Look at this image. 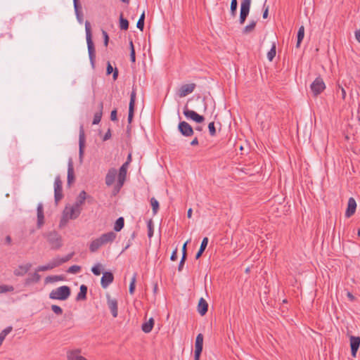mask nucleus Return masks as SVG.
<instances>
[{
	"label": "nucleus",
	"instance_id": "obj_1",
	"mask_svg": "<svg viewBox=\"0 0 360 360\" xmlns=\"http://www.w3.org/2000/svg\"><path fill=\"white\" fill-rule=\"evenodd\" d=\"M85 30L89 60L91 62V67L94 68L96 63V50L94 44L92 40L91 25L88 20L85 22Z\"/></svg>",
	"mask_w": 360,
	"mask_h": 360
},
{
	"label": "nucleus",
	"instance_id": "obj_2",
	"mask_svg": "<svg viewBox=\"0 0 360 360\" xmlns=\"http://www.w3.org/2000/svg\"><path fill=\"white\" fill-rule=\"evenodd\" d=\"M51 250H59L63 245L62 236L56 231H52L44 234Z\"/></svg>",
	"mask_w": 360,
	"mask_h": 360
},
{
	"label": "nucleus",
	"instance_id": "obj_3",
	"mask_svg": "<svg viewBox=\"0 0 360 360\" xmlns=\"http://www.w3.org/2000/svg\"><path fill=\"white\" fill-rule=\"evenodd\" d=\"M74 255L75 252H72L63 257H56L46 265L39 266L37 268V271H45L53 269V268H56L63 264V263L68 262L72 258Z\"/></svg>",
	"mask_w": 360,
	"mask_h": 360
},
{
	"label": "nucleus",
	"instance_id": "obj_4",
	"mask_svg": "<svg viewBox=\"0 0 360 360\" xmlns=\"http://www.w3.org/2000/svg\"><path fill=\"white\" fill-rule=\"evenodd\" d=\"M71 293L70 287L67 285L60 286L56 290H53L49 294V298L52 300H65Z\"/></svg>",
	"mask_w": 360,
	"mask_h": 360
},
{
	"label": "nucleus",
	"instance_id": "obj_5",
	"mask_svg": "<svg viewBox=\"0 0 360 360\" xmlns=\"http://www.w3.org/2000/svg\"><path fill=\"white\" fill-rule=\"evenodd\" d=\"M314 96L321 94L326 89V84L321 77H316L310 86Z\"/></svg>",
	"mask_w": 360,
	"mask_h": 360
},
{
	"label": "nucleus",
	"instance_id": "obj_6",
	"mask_svg": "<svg viewBox=\"0 0 360 360\" xmlns=\"http://www.w3.org/2000/svg\"><path fill=\"white\" fill-rule=\"evenodd\" d=\"M54 198L55 202H58L63 198V182L59 176H56L54 182Z\"/></svg>",
	"mask_w": 360,
	"mask_h": 360
},
{
	"label": "nucleus",
	"instance_id": "obj_7",
	"mask_svg": "<svg viewBox=\"0 0 360 360\" xmlns=\"http://www.w3.org/2000/svg\"><path fill=\"white\" fill-rule=\"evenodd\" d=\"M251 0H242L240 4V23L243 25L250 12Z\"/></svg>",
	"mask_w": 360,
	"mask_h": 360
},
{
	"label": "nucleus",
	"instance_id": "obj_8",
	"mask_svg": "<svg viewBox=\"0 0 360 360\" xmlns=\"http://www.w3.org/2000/svg\"><path fill=\"white\" fill-rule=\"evenodd\" d=\"M128 167H129L128 163H124L120 168L119 174H118V182L115 186V189H116L117 192H118L120 191V189L122 187V186L124 183V181L126 179V176H127Z\"/></svg>",
	"mask_w": 360,
	"mask_h": 360
},
{
	"label": "nucleus",
	"instance_id": "obj_9",
	"mask_svg": "<svg viewBox=\"0 0 360 360\" xmlns=\"http://www.w3.org/2000/svg\"><path fill=\"white\" fill-rule=\"evenodd\" d=\"M136 89L133 87L132 91L130 95V101L129 105V114H128V122L130 124L134 117L135 101H136Z\"/></svg>",
	"mask_w": 360,
	"mask_h": 360
},
{
	"label": "nucleus",
	"instance_id": "obj_10",
	"mask_svg": "<svg viewBox=\"0 0 360 360\" xmlns=\"http://www.w3.org/2000/svg\"><path fill=\"white\" fill-rule=\"evenodd\" d=\"M107 304L108 308L110 310L112 316L114 318L117 317L118 315V303L117 300L115 298H111L110 295L107 294Z\"/></svg>",
	"mask_w": 360,
	"mask_h": 360
},
{
	"label": "nucleus",
	"instance_id": "obj_11",
	"mask_svg": "<svg viewBox=\"0 0 360 360\" xmlns=\"http://www.w3.org/2000/svg\"><path fill=\"white\" fill-rule=\"evenodd\" d=\"M178 129L184 136H191L194 133L192 127L185 121L179 123Z\"/></svg>",
	"mask_w": 360,
	"mask_h": 360
},
{
	"label": "nucleus",
	"instance_id": "obj_12",
	"mask_svg": "<svg viewBox=\"0 0 360 360\" xmlns=\"http://www.w3.org/2000/svg\"><path fill=\"white\" fill-rule=\"evenodd\" d=\"M184 115L189 119L195 121L196 123H202L205 120V117L202 115H198L194 110H188L185 108L184 110Z\"/></svg>",
	"mask_w": 360,
	"mask_h": 360
},
{
	"label": "nucleus",
	"instance_id": "obj_13",
	"mask_svg": "<svg viewBox=\"0 0 360 360\" xmlns=\"http://www.w3.org/2000/svg\"><path fill=\"white\" fill-rule=\"evenodd\" d=\"M195 86L196 85L194 83L182 85L178 91L179 96L181 98L186 96L194 91Z\"/></svg>",
	"mask_w": 360,
	"mask_h": 360
},
{
	"label": "nucleus",
	"instance_id": "obj_14",
	"mask_svg": "<svg viewBox=\"0 0 360 360\" xmlns=\"http://www.w3.org/2000/svg\"><path fill=\"white\" fill-rule=\"evenodd\" d=\"M360 346V337L359 336H350V347L351 354L353 357H355L356 352Z\"/></svg>",
	"mask_w": 360,
	"mask_h": 360
},
{
	"label": "nucleus",
	"instance_id": "obj_15",
	"mask_svg": "<svg viewBox=\"0 0 360 360\" xmlns=\"http://www.w3.org/2000/svg\"><path fill=\"white\" fill-rule=\"evenodd\" d=\"M114 276L110 271H105L103 273V276L101 280V286L106 288L110 283L113 282Z\"/></svg>",
	"mask_w": 360,
	"mask_h": 360
},
{
	"label": "nucleus",
	"instance_id": "obj_16",
	"mask_svg": "<svg viewBox=\"0 0 360 360\" xmlns=\"http://www.w3.org/2000/svg\"><path fill=\"white\" fill-rule=\"evenodd\" d=\"M116 236L117 235L115 233H114L113 231H110L102 234L99 237V239L101 240L102 245H105L108 243H112L115 240Z\"/></svg>",
	"mask_w": 360,
	"mask_h": 360
},
{
	"label": "nucleus",
	"instance_id": "obj_17",
	"mask_svg": "<svg viewBox=\"0 0 360 360\" xmlns=\"http://www.w3.org/2000/svg\"><path fill=\"white\" fill-rule=\"evenodd\" d=\"M32 267L31 263H27L25 264L19 265L13 271V274L15 276H22L26 274Z\"/></svg>",
	"mask_w": 360,
	"mask_h": 360
},
{
	"label": "nucleus",
	"instance_id": "obj_18",
	"mask_svg": "<svg viewBox=\"0 0 360 360\" xmlns=\"http://www.w3.org/2000/svg\"><path fill=\"white\" fill-rule=\"evenodd\" d=\"M356 202L354 198H349L347 203V208L345 212L346 217H352L356 211Z\"/></svg>",
	"mask_w": 360,
	"mask_h": 360
},
{
	"label": "nucleus",
	"instance_id": "obj_19",
	"mask_svg": "<svg viewBox=\"0 0 360 360\" xmlns=\"http://www.w3.org/2000/svg\"><path fill=\"white\" fill-rule=\"evenodd\" d=\"M85 146V134L84 131L83 126L82 125L79 128V158H82L84 154V148Z\"/></svg>",
	"mask_w": 360,
	"mask_h": 360
},
{
	"label": "nucleus",
	"instance_id": "obj_20",
	"mask_svg": "<svg viewBox=\"0 0 360 360\" xmlns=\"http://www.w3.org/2000/svg\"><path fill=\"white\" fill-rule=\"evenodd\" d=\"M79 349L70 350L67 352L68 360H87L85 357L80 355Z\"/></svg>",
	"mask_w": 360,
	"mask_h": 360
},
{
	"label": "nucleus",
	"instance_id": "obj_21",
	"mask_svg": "<svg viewBox=\"0 0 360 360\" xmlns=\"http://www.w3.org/2000/svg\"><path fill=\"white\" fill-rule=\"evenodd\" d=\"M89 199H92V196L88 195L84 191H82L73 205L76 206V207L81 208V206L84 203V201Z\"/></svg>",
	"mask_w": 360,
	"mask_h": 360
},
{
	"label": "nucleus",
	"instance_id": "obj_22",
	"mask_svg": "<svg viewBox=\"0 0 360 360\" xmlns=\"http://www.w3.org/2000/svg\"><path fill=\"white\" fill-rule=\"evenodd\" d=\"M117 176V170L115 168H110L105 176V184L108 186L112 185Z\"/></svg>",
	"mask_w": 360,
	"mask_h": 360
},
{
	"label": "nucleus",
	"instance_id": "obj_23",
	"mask_svg": "<svg viewBox=\"0 0 360 360\" xmlns=\"http://www.w3.org/2000/svg\"><path fill=\"white\" fill-rule=\"evenodd\" d=\"M44 224L43 205L39 203L37 206V228L40 229Z\"/></svg>",
	"mask_w": 360,
	"mask_h": 360
},
{
	"label": "nucleus",
	"instance_id": "obj_24",
	"mask_svg": "<svg viewBox=\"0 0 360 360\" xmlns=\"http://www.w3.org/2000/svg\"><path fill=\"white\" fill-rule=\"evenodd\" d=\"M74 8L77 19L79 23H82L84 20L83 13L82 12V7L79 4V0H73Z\"/></svg>",
	"mask_w": 360,
	"mask_h": 360
},
{
	"label": "nucleus",
	"instance_id": "obj_25",
	"mask_svg": "<svg viewBox=\"0 0 360 360\" xmlns=\"http://www.w3.org/2000/svg\"><path fill=\"white\" fill-rule=\"evenodd\" d=\"M75 181L74 167L72 159L68 161V184L70 185Z\"/></svg>",
	"mask_w": 360,
	"mask_h": 360
},
{
	"label": "nucleus",
	"instance_id": "obj_26",
	"mask_svg": "<svg viewBox=\"0 0 360 360\" xmlns=\"http://www.w3.org/2000/svg\"><path fill=\"white\" fill-rule=\"evenodd\" d=\"M208 310V304L205 300L201 297L198 304V311L201 316H204Z\"/></svg>",
	"mask_w": 360,
	"mask_h": 360
},
{
	"label": "nucleus",
	"instance_id": "obj_27",
	"mask_svg": "<svg viewBox=\"0 0 360 360\" xmlns=\"http://www.w3.org/2000/svg\"><path fill=\"white\" fill-rule=\"evenodd\" d=\"M82 211V208L76 207L72 205L70 207H68V212H69L68 217L71 219H75L79 217Z\"/></svg>",
	"mask_w": 360,
	"mask_h": 360
},
{
	"label": "nucleus",
	"instance_id": "obj_28",
	"mask_svg": "<svg viewBox=\"0 0 360 360\" xmlns=\"http://www.w3.org/2000/svg\"><path fill=\"white\" fill-rule=\"evenodd\" d=\"M203 348V335L202 333H199L195 339V352L202 353Z\"/></svg>",
	"mask_w": 360,
	"mask_h": 360
},
{
	"label": "nucleus",
	"instance_id": "obj_29",
	"mask_svg": "<svg viewBox=\"0 0 360 360\" xmlns=\"http://www.w3.org/2000/svg\"><path fill=\"white\" fill-rule=\"evenodd\" d=\"M39 271H35L34 273L31 274L28 278L25 279V285H30L31 283H39L41 280V276L38 274Z\"/></svg>",
	"mask_w": 360,
	"mask_h": 360
},
{
	"label": "nucleus",
	"instance_id": "obj_30",
	"mask_svg": "<svg viewBox=\"0 0 360 360\" xmlns=\"http://www.w3.org/2000/svg\"><path fill=\"white\" fill-rule=\"evenodd\" d=\"M103 102H100L98 104L99 110H98V112H96L94 114V120L92 122L93 124H98L101 122L102 115H103Z\"/></svg>",
	"mask_w": 360,
	"mask_h": 360
},
{
	"label": "nucleus",
	"instance_id": "obj_31",
	"mask_svg": "<svg viewBox=\"0 0 360 360\" xmlns=\"http://www.w3.org/2000/svg\"><path fill=\"white\" fill-rule=\"evenodd\" d=\"M87 290L88 288L86 285L84 284L81 285L79 288V292L76 297V300L80 301L86 300Z\"/></svg>",
	"mask_w": 360,
	"mask_h": 360
},
{
	"label": "nucleus",
	"instance_id": "obj_32",
	"mask_svg": "<svg viewBox=\"0 0 360 360\" xmlns=\"http://www.w3.org/2000/svg\"><path fill=\"white\" fill-rule=\"evenodd\" d=\"M103 245L101 243V240L99 239V238H97L91 242L89 245V251L91 252H96Z\"/></svg>",
	"mask_w": 360,
	"mask_h": 360
},
{
	"label": "nucleus",
	"instance_id": "obj_33",
	"mask_svg": "<svg viewBox=\"0 0 360 360\" xmlns=\"http://www.w3.org/2000/svg\"><path fill=\"white\" fill-rule=\"evenodd\" d=\"M154 323H155V321H154L153 318L149 319V320L148 321H146L142 324V326H141L142 330L146 333H150L154 326Z\"/></svg>",
	"mask_w": 360,
	"mask_h": 360
},
{
	"label": "nucleus",
	"instance_id": "obj_34",
	"mask_svg": "<svg viewBox=\"0 0 360 360\" xmlns=\"http://www.w3.org/2000/svg\"><path fill=\"white\" fill-rule=\"evenodd\" d=\"M207 244H208V238L207 237H205L202 239L201 244H200V247L198 252L195 255L196 259H198L202 256V253L204 252V251L205 250V249L207 246Z\"/></svg>",
	"mask_w": 360,
	"mask_h": 360
},
{
	"label": "nucleus",
	"instance_id": "obj_35",
	"mask_svg": "<svg viewBox=\"0 0 360 360\" xmlns=\"http://www.w3.org/2000/svg\"><path fill=\"white\" fill-rule=\"evenodd\" d=\"M304 37V27L303 25L300 26L297 32V41L296 44V48L298 49L300 46L301 42Z\"/></svg>",
	"mask_w": 360,
	"mask_h": 360
},
{
	"label": "nucleus",
	"instance_id": "obj_36",
	"mask_svg": "<svg viewBox=\"0 0 360 360\" xmlns=\"http://www.w3.org/2000/svg\"><path fill=\"white\" fill-rule=\"evenodd\" d=\"M256 24H257V22L255 21V20H252L249 25H246L243 30V33L244 34H249L252 32H253L255 29V27H256Z\"/></svg>",
	"mask_w": 360,
	"mask_h": 360
},
{
	"label": "nucleus",
	"instance_id": "obj_37",
	"mask_svg": "<svg viewBox=\"0 0 360 360\" xmlns=\"http://www.w3.org/2000/svg\"><path fill=\"white\" fill-rule=\"evenodd\" d=\"M124 225V219L123 217H119L114 225V230L117 232L120 231Z\"/></svg>",
	"mask_w": 360,
	"mask_h": 360
},
{
	"label": "nucleus",
	"instance_id": "obj_38",
	"mask_svg": "<svg viewBox=\"0 0 360 360\" xmlns=\"http://www.w3.org/2000/svg\"><path fill=\"white\" fill-rule=\"evenodd\" d=\"M136 276H137V274L134 273L131 279V282H130L129 288V292L130 295H133L134 293L135 288H136Z\"/></svg>",
	"mask_w": 360,
	"mask_h": 360
},
{
	"label": "nucleus",
	"instance_id": "obj_39",
	"mask_svg": "<svg viewBox=\"0 0 360 360\" xmlns=\"http://www.w3.org/2000/svg\"><path fill=\"white\" fill-rule=\"evenodd\" d=\"M120 28L122 30H127L129 28V21L123 18V14L120 16Z\"/></svg>",
	"mask_w": 360,
	"mask_h": 360
},
{
	"label": "nucleus",
	"instance_id": "obj_40",
	"mask_svg": "<svg viewBox=\"0 0 360 360\" xmlns=\"http://www.w3.org/2000/svg\"><path fill=\"white\" fill-rule=\"evenodd\" d=\"M13 330L12 326H8L0 333V346L2 345L6 336Z\"/></svg>",
	"mask_w": 360,
	"mask_h": 360
},
{
	"label": "nucleus",
	"instance_id": "obj_41",
	"mask_svg": "<svg viewBox=\"0 0 360 360\" xmlns=\"http://www.w3.org/2000/svg\"><path fill=\"white\" fill-rule=\"evenodd\" d=\"M64 276L62 275L60 276H49L45 278L46 283H54L59 281H63Z\"/></svg>",
	"mask_w": 360,
	"mask_h": 360
},
{
	"label": "nucleus",
	"instance_id": "obj_42",
	"mask_svg": "<svg viewBox=\"0 0 360 360\" xmlns=\"http://www.w3.org/2000/svg\"><path fill=\"white\" fill-rule=\"evenodd\" d=\"M68 214H69V212H68V207H65V208L63 211V217L60 221V224H59L60 227H63L66 225V224L69 219V218L68 217Z\"/></svg>",
	"mask_w": 360,
	"mask_h": 360
},
{
	"label": "nucleus",
	"instance_id": "obj_43",
	"mask_svg": "<svg viewBox=\"0 0 360 360\" xmlns=\"http://www.w3.org/2000/svg\"><path fill=\"white\" fill-rule=\"evenodd\" d=\"M276 53V43L274 42L270 51L267 53V58L269 61H272Z\"/></svg>",
	"mask_w": 360,
	"mask_h": 360
},
{
	"label": "nucleus",
	"instance_id": "obj_44",
	"mask_svg": "<svg viewBox=\"0 0 360 360\" xmlns=\"http://www.w3.org/2000/svg\"><path fill=\"white\" fill-rule=\"evenodd\" d=\"M150 204L152 206L153 212L154 214H155L159 210V207H160L159 202L155 198H152L150 199Z\"/></svg>",
	"mask_w": 360,
	"mask_h": 360
},
{
	"label": "nucleus",
	"instance_id": "obj_45",
	"mask_svg": "<svg viewBox=\"0 0 360 360\" xmlns=\"http://www.w3.org/2000/svg\"><path fill=\"white\" fill-rule=\"evenodd\" d=\"M237 8H238L237 0H231L230 10H231V14L233 17H235L236 15Z\"/></svg>",
	"mask_w": 360,
	"mask_h": 360
},
{
	"label": "nucleus",
	"instance_id": "obj_46",
	"mask_svg": "<svg viewBox=\"0 0 360 360\" xmlns=\"http://www.w3.org/2000/svg\"><path fill=\"white\" fill-rule=\"evenodd\" d=\"M103 266L101 264H97L91 268V271L95 276H99L101 274Z\"/></svg>",
	"mask_w": 360,
	"mask_h": 360
},
{
	"label": "nucleus",
	"instance_id": "obj_47",
	"mask_svg": "<svg viewBox=\"0 0 360 360\" xmlns=\"http://www.w3.org/2000/svg\"><path fill=\"white\" fill-rule=\"evenodd\" d=\"M148 226V236L150 238L153 235V223L152 219H149L147 222Z\"/></svg>",
	"mask_w": 360,
	"mask_h": 360
},
{
	"label": "nucleus",
	"instance_id": "obj_48",
	"mask_svg": "<svg viewBox=\"0 0 360 360\" xmlns=\"http://www.w3.org/2000/svg\"><path fill=\"white\" fill-rule=\"evenodd\" d=\"M81 271V266L78 265H72L68 268L67 272L69 274H77Z\"/></svg>",
	"mask_w": 360,
	"mask_h": 360
},
{
	"label": "nucleus",
	"instance_id": "obj_49",
	"mask_svg": "<svg viewBox=\"0 0 360 360\" xmlns=\"http://www.w3.org/2000/svg\"><path fill=\"white\" fill-rule=\"evenodd\" d=\"M14 290V288L12 285H0V293L6 292H12Z\"/></svg>",
	"mask_w": 360,
	"mask_h": 360
},
{
	"label": "nucleus",
	"instance_id": "obj_50",
	"mask_svg": "<svg viewBox=\"0 0 360 360\" xmlns=\"http://www.w3.org/2000/svg\"><path fill=\"white\" fill-rule=\"evenodd\" d=\"M51 309L57 315H61L63 314L62 308L58 305H56V304L51 305Z\"/></svg>",
	"mask_w": 360,
	"mask_h": 360
},
{
	"label": "nucleus",
	"instance_id": "obj_51",
	"mask_svg": "<svg viewBox=\"0 0 360 360\" xmlns=\"http://www.w3.org/2000/svg\"><path fill=\"white\" fill-rule=\"evenodd\" d=\"M208 129H209V132H210V134L211 136H215L216 134V129H215V127H214V122H210L209 124H208Z\"/></svg>",
	"mask_w": 360,
	"mask_h": 360
},
{
	"label": "nucleus",
	"instance_id": "obj_52",
	"mask_svg": "<svg viewBox=\"0 0 360 360\" xmlns=\"http://www.w3.org/2000/svg\"><path fill=\"white\" fill-rule=\"evenodd\" d=\"M102 34L103 37V44L105 46H107L109 42V36L106 31L102 30Z\"/></svg>",
	"mask_w": 360,
	"mask_h": 360
},
{
	"label": "nucleus",
	"instance_id": "obj_53",
	"mask_svg": "<svg viewBox=\"0 0 360 360\" xmlns=\"http://www.w3.org/2000/svg\"><path fill=\"white\" fill-rule=\"evenodd\" d=\"M266 0L265 1L264 6H263L264 11H263L262 17L264 19L267 18L268 15H269V6H266Z\"/></svg>",
	"mask_w": 360,
	"mask_h": 360
},
{
	"label": "nucleus",
	"instance_id": "obj_54",
	"mask_svg": "<svg viewBox=\"0 0 360 360\" xmlns=\"http://www.w3.org/2000/svg\"><path fill=\"white\" fill-rule=\"evenodd\" d=\"M115 69H113L112 65L110 64V62H108L107 63V68H106V74L108 75H110L113 71H114Z\"/></svg>",
	"mask_w": 360,
	"mask_h": 360
},
{
	"label": "nucleus",
	"instance_id": "obj_55",
	"mask_svg": "<svg viewBox=\"0 0 360 360\" xmlns=\"http://www.w3.org/2000/svg\"><path fill=\"white\" fill-rule=\"evenodd\" d=\"M186 260V259H185L184 257H181V259L180 262H179V266H178L179 271H181L182 270Z\"/></svg>",
	"mask_w": 360,
	"mask_h": 360
},
{
	"label": "nucleus",
	"instance_id": "obj_56",
	"mask_svg": "<svg viewBox=\"0 0 360 360\" xmlns=\"http://www.w3.org/2000/svg\"><path fill=\"white\" fill-rule=\"evenodd\" d=\"M136 27L141 31H143V28H144V21L143 20H138L137 23H136Z\"/></svg>",
	"mask_w": 360,
	"mask_h": 360
},
{
	"label": "nucleus",
	"instance_id": "obj_57",
	"mask_svg": "<svg viewBox=\"0 0 360 360\" xmlns=\"http://www.w3.org/2000/svg\"><path fill=\"white\" fill-rule=\"evenodd\" d=\"M110 120L112 121H116L117 120V110L114 109L111 111L110 113Z\"/></svg>",
	"mask_w": 360,
	"mask_h": 360
},
{
	"label": "nucleus",
	"instance_id": "obj_58",
	"mask_svg": "<svg viewBox=\"0 0 360 360\" xmlns=\"http://www.w3.org/2000/svg\"><path fill=\"white\" fill-rule=\"evenodd\" d=\"M200 102L202 103V105L200 108H197L196 109L198 110H201L202 109L203 112H205L207 110V104L205 102L204 99L200 100Z\"/></svg>",
	"mask_w": 360,
	"mask_h": 360
},
{
	"label": "nucleus",
	"instance_id": "obj_59",
	"mask_svg": "<svg viewBox=\"0 0 360 360\" xmlns=\"http://www.w3.org/2000/svg\"><path fill=\"white\" fill-rule=\"evenodd\" d=\"M338 89H340L341 91L342 98L343 100H345V97H346V91H345V89L341 85L338 84Z\"/></svg>",
	"mask_w": 360,
	"mask_h": 360
},
{
	"label": "nucleus",
	"instance_id": "obj_60",
	"mask_svg": "<svg viewBox=\"0 0 360 360\" xmlns=\"http://www.w3.org/2000/svg\"><path fill=\"white\" fill-rule=\"evenodd\" d=\"M187 243H188V241H186V242L184 244V245H183V247H182V257H185V259H186V258H187V252H186V245H187Z\"/></svg>",
	"mask_w": 360,
	"mask_h": 360
},
{
	"label": "nucleus",
	"instance_id": "obj_61",
	"mask_svg": "<svg viewBox=\"0 0 360 360\" xmlns=\"http://www.w3.org/2000/svg\"><path fill=\"white\" fill-rule=\"evenodd\" d=\"M130 60L132 63H134L136 61L135 49L131 50L130 51Z\"/></svg>",
	"mask_w": 360,
	"mask_h": 360
},
{
	"label": "nucleus",
	"instance_id": "obj_62",
	"mask_svg": "<svg viewBox=\"0 0 360 360\" xmlns=\"http://www.w3.org/2000/svg\"><path fill=\"white\" fill-rule=\"evenodd\" d=\"M177 259V248H176L172 253L170 259L172 261H175Z\"/></svg>",
	"mask_w": 360,
	"mask_h": 360
},
{
	"label": "nucleus",
	"instance_id": "obj_63",
	"mask_svg": "<svg viewBox=\"0 0 360 360\" xmlns=\"http://www.w3.org/2000/svg\"><path fill=\"white\" fill-rule=\"evenodd\" d=\"M110 137H111V131H110V129H108V130L107 131V132H106V133H105V134L104 135L103 140V141H107V140H108Z\"/></svg>",
	"mask_w": 360,
	"mask_h": 360
},
{
	"label": "nucleus",
	"instance_id": "obj_64",
	"mask_svg": "<svg viewBox=\"0 0 360 360\" xmlns=\"http://www.w3.org/2000/svg\"><path fill=\"white\" fill-rule=\"evenodd\" d=\"M355 37L357 41L360 43V29L355 32Z\"/></svg>",
	"mask_w": 360,
	"mask_h": 360
}]
</instances>
